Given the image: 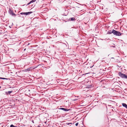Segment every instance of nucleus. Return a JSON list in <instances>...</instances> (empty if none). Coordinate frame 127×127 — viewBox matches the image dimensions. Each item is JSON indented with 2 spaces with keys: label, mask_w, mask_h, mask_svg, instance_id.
<instances>
[{
  "label": "nucleus",
  "mask_w": 127,
  "mask_h": 127,
  "mask_svg": "<svg viewBox=\"0 0 127 127\" xmlns=\"http://www.w3.org/2000/svg\"><path fill=\"white\" fill-rule=\"evenodd\" d=\"M1 88V87L0 86V88Z\"/></svg>",
  "instance_id": "obj_17"
},
{
  "label": "nucleus",
  "mask_w": 127,
  "mask_h": 127,
  "mask_svg": "<svg viewBox=\"0 0 127 127\" xmlns=\"http://www.w3.org/2000/svg\"><path fill=\"white\" fill-rule=\"evenodd\" d=\"M113 30H114L113 29L112 30V31L111 30H109L107 34H110L112 33L113 34V32H114Z\"/></svg>",
  "instance_id": "obj_5"
},
{
  "label": "nucleus",
  "mask_w": 127,
  "mask_h": 127,
  "mask_svg": "<svg viewBox=\"0 0 127 127\" xmlns=\"http://www.w3.org/2000/svg\"><path fill=\"white\" fill-rule=\"evenodd\" d=\"M78 123H77L75 124V125L76 126H78Z\"/></svg>",
  "instance_id": "obj_13"
},
{
  "label": "nucleus",
  "mask_w": 127,
  "mask_h": 127,
  "mask_svg": "<svg viewBox=\"0 0 127 127\" xmlns=\"http://www.w3.org/2000/svg\"><path fill=\"white\" fill-rule=\"evenodd\" d=\"M26 50V49H25L24 50Z\"/></svg>",
  "instance_id": "obj_16"
},
{
  "label": "nucleus",
  "mask_w": 127,
  "mask_h": 127,
  "mask_svg": "<svg viewBox=\"0 0 127 127\" xmlns=\"http://www.w3.org/2000/svg\"><path fill=\"white\" fill-rule=\"evenodd\" d=\"M31 3V1H30L29 2V3H28V5H29V4H30V3Z\"/></svg>",
  "instance_id": "obj_14"
},
{
  "label": "nucleus",
  "mask_w": 127,
  "mask_h": 127,
  "mask_svg": "<svg viewBox=\"0 0 127 127\" xmlns=\"http://www.w3.org/2000/svg\"><path fill=\"white\" fill-rule=\"evenodd\" d=\"M114 32H113V34L116 36H120L122 34V33L119 31H118L114 30H113Z\"/></svg>",
  "instance_id": "obj_2"
},
{
  "label": "nucleus",
  "mask_w": 127,
  "mask_h": 127,
  "mask_svg": "<svg viewBox=\"0 0 127 127\" xmlns=\"http://www.w3.org/2000/svg\"><path fill=\"white\" fill-rule=\"evenodd\" d=\"M29 44H30L29 43H28V45H29Z\"/></svg>",
  "instance_id": "obj_15"
},
{
  "label": "nucleus",
  "mask_w": 127,
  "mask_h": 127,
  "mask_svg": "<svg viewBox=\"0 0 127 127\" xmlns=\"http://www.w3.org/2000/svg\"><path fill=\"white\" fill-rule=\"evenodd\" d=\"M36 0H31V3H32V2H35Z\"/></svg>",
  "instance_id": "obj_10"
},
{
  "label": "nucleus",
  "mask_w": 127,
  "mask_h": 127,
  "mask_svg": "<svg viewBox=\"0 0 127 127\" xmlns=\"http://www.w3.org/2000/svg\"><path fill=\"white\" fill-rule=\"evenodd\" d=\"M60 109L63 110L65 111H68L69 110V109H66L63 108H60Z\"/></svg>",
  "instance_id": "obj_6"
},
{
  "label": "nucleus",
  "mask_w": 127,
  "mask_h": 127,
  "mask_svg": "<svg viewBox=\"0 0 127 127\" xmlns=\"http://www.w3.org/2000/svg\"><path fill=\"white\" fill-rule=\"evenodd\" d=\"M32 13V12H27L22 13H21V14L22 15L24 14V15H29V14H31Z\"/></svg>",
  "instance_id": "obj_3"
},
{
  "label": "nucleus",
  "mask_w": 127,
  "mask_h": 127,
  "mask_svg": "<svg viewBox=\"0 0 127 127\" xmlns=\"http://www.w3.org/2000/svg\"><path fill=\"white\" fill-rule=\"evenodd\" d=\"M71 21H73L76 20L75 18L74 17L71 18H70Z\"/></svg>",
  "instance_id": "obj_8"
},
{
  "label": "nucleus",
  "mask_w": 127,
  "mask_h": 127,
  "mask_svg": "<svg viewBox=\"0 0 127 127\" xmlns=\"http://www.w3.org/2000/svg\"><path fill=\"white\" fill-rule=\"evenodd\" d=\"M12 92V91H9L6 93V94H10Z\"/></svg>",
  "instance_id": "obj_9"
},
{
  "label": "nucleus",
  "mask_w": 127,
  "mask_h": 127,
  "mask_svg": "<svg viewBox=\"0 0 127 127\" xmlns=\"http://www.w3.org/2000/svg\"><path fill=\"white\" fill-rule=\"evenodd\" d=\"M122 106L126 108H127V105L125 103H122Z\"/></svg>",
  "instance_id": "obj_7"
},
{
  "label": "nucleus",
  "mask_w": 127,
  "mask_h": 127,
  "mask_svg": "<svg viewBox=\"0 0 127 127\" xmlns=\"http://www.w3.org/2000/svg\"><path fill=\"white\" fill-rule=\"evenodd\" d=\"M118 74L119 76L122 78H127V76L125 74L122 73L121 72H119Z\"/></svg>",
  "instance_id": "obj_1"
},
{
  "label": "nucleus",
  "mask_w": 127,
  "mask_h": 127,
  "mask_svg": "<svg viewBox=\"0 0 127 127\" xmlns=\"http://www.w3.org/2000/svg\"><path fill=\"white\" fill-rule=\"evenodd\" d=\"M16 127L14 126L13 125H10V127Z\"/></svg>",
  "instance_id": "obj_11"
},
{
  "label": "nucleus",
  "mask_w": 127,
  "mask_h": 127,
  "mask_svg": "<svg viewBox=\"0 0 127 127\" xmlns=\"http://www.w3.org/2000/svg\"><path fill=\"white\" fill-rule=\"evenodd\" d=\"M0 79H7L6 78H2V77H0Z\"/></svg>",
  "instance_id": "obj_12"
},
{
  "label": "nucleus",
  "mask_w": 127,
  "mask_h": 127,
  "mask_svg": "<svg viewBox=\"0 0 127 127\" xmlns=\"http://www.w3.org/2000/svg\"><path fill=\"white\" fill-rule=\"evenodd\" d=\"M9 13L11 14L12 15H15V14L13 13V12L12 11L11 9H9Z\"/></svg>",
  "instance_id": "obj_4"
}]
</instances>
